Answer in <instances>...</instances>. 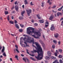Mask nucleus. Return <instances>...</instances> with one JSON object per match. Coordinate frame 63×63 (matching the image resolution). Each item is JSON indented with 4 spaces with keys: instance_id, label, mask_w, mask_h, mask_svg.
<instances>
[{
    "instance_id": "15",
    "label": "nucleus",
    "mask_w": 63,
    "mask_h": 63,
    "mask_svg": "<svg viewBox=\"0 0 63 63\" xmlns=\"http://www.w3.org/2000/svg\"><path fill=\"white\" fill-rule=\"evenodd\" d=\"M53 63H59L58 62V60H55L54 62H53Z\"/></svg>"
},
{
    "instance_id": "10",
    "label": "nucleus",
    "mask_w": 63,
    "mask_h": 63,
    "mask_svg": "<svg viewBox=\"0 0 63 63\" xmlns=\"http://www.w3.org/2000/svg\"><path fill=\"white\" fill-rule=\"evenodd\" d=\"M39 41L40 43L41 44L43 45V46H45L44 44L43 43V42L41 40H39Z\"/></svg>"
},
{
    "instance_id": "23",
    "label": "nucleus",
    "mask_w": 63,
    "mask_h": 63,
    "mask_svg": "<svg viewBox=\"0 0 63 63\" xmlns=\"http://www.w3.org/2000/svg\"><path fill=\"white\" fill-rule=\"evenodd\" d=\"M25 11H24L22 12H21V15H22V16H23V14L25 13Z\"/></svg>"
},
{
    "instance_id": "5",
    "label": "nucleus",
    "mask_w": 63,
    "mask_h": 63,
    "mask_svg": "<svg viewBox=\"0 0 63 63\" xmlns=\"http://www.w3.org/2000/svg\"><path fill=\"white\" fill-rule=\"evenodd\" d=\"M28 43V42H27L26 41H25L24 42V44H26V45H22L21 44V46H22L23 47H26L27 46H28V47H29V45H27V43Z\"/></svg>"
},
{
    "instance_id": "54",
    "label": "nucleus",
    "mask_w": 63,
    "mask_h": 63,
    "mask_svg": "<svg viewBox=\"0 0 63 63\" xmlns=\"http://www.w3.org/2000/svg\"><path fill=\"white\" fill-rule=\"evenodd\" d=\"M1 48H2V47L1 46H0V50H1Z\"/></svg>"
},
{
    "instance_id": "16",
    "label": "nucleus",
    "mask_w": 63,
    "mask_h": 63,
    "mask_svg": "<svg viewBox=\"0 0 63 63\" xmlns=\"http://www.w3.org/2000/svg\"><path fill=\"white\" fill-rule=\"evenodd\" d=\"M52 1V0H48L47 2L49 3V5H51L52 3L51 2H50V1Z\"/></svg>"
},
{
    "instance_id": "14",
    "label": "nucleus",
    "mask_w": 63,
    "mask_h": 63,
    "mask_svg": "<svg viewBox=\"0 0 63 63\" xmlns=\"http://www.w3.org/2000/svg\"><path fill=\"white\" fill-rule=\"evenodd\" d=\"M15 27L16 28H17L18 29H19V25L17 24H15Z\"/></svg>"
},
{
    "instance_id": "25",
    "label": "nucleus",
    "mask_w": 63,
    "mask_h": 63,
    "mask_svg": "<svg viewBox=\"0 0 63 63\" xmlns=\"http://www.w3.org/2000/svg\"><path fill=\"white\" fill-rule=\"evenodd\" d=\"M62 14V13L60 12H58L57 13V15L58 16H59L60 15H61Z\"/></svg>"
},
{
    "instance_id": "48",
    "label": "nucleus",
    "mask_w": 63,
    "mask_h": 63,
    "mask_svg": "<svg viewBox=\"0 0 63 63\" xmlns=\"http://www.w3.org/2000/svg\"><path fill=\"white\" fill-rule=\"evenodd\" d=\"M45 27H47L48 26V25L46 24L45 25Z\"/></svg>"
},
{
    "instance_id": "7",
    "label": "nucleus",
    "mask_w": 63,
    "mask_h": 63,
    "mask_svg": "<svg viewBox=\"0 0 63 63\" xmlns=\"http://www.w3.org/2000/svg\"><path fill=\"white\" fill-rule=\"evenodd\" d=\"M15 47L16 48V51H17L18 53H19V51L18 50V47L17 45H15Z\"/></svg>"
},
{
    "instance_id": "3",
    "label": "nucleus",
    "mask_w": 63,
    "mask_h": 63,
    "mask_svg": "<svg viewBox=\"0 0 63 63\" xmlns=\"http://www.w3.org/2000/svg\"><path fill=\"white\" fill-rule=\"evenodd\" d=\"M23 36H25V38H23V37H21L20 38V41H22V39H23V40L25 41H26L27 42H29L30 43H32V42L33 40V39L32 38L33 40H31V38L29 37V36H27V35H24Z\"/></svg>"
},
{
    "instance_id": "47",
    "label": "nucleus",
    "mask_w": 63,
    "mask_h": 63,
    "mask_svg": "<svg viewBox=\"0 0 63 63\" xmlns=\"http://www.w3.org/2000/svg\"><path fill=\"white\" fill-rule=\"evenodd\" d=\"M15 57L16 58H18V56L17 55H16L15 56Z\"/></svg>"
},
{
    "instance_id": "57",
    "label": "nucleus",
    "mask_w": 63,
    "mask_h": 63,
    "mask_svg": "<svg viewBox=\"0 0 63 63\" xmlns=\"http://www.w3.org/2000/svg\"><path fill=\"white\" fill-rule=\"evenodd\" d=\"M10 60L11 61H12V58H10Z\"/></svg>"
},
{
    "instance_id": "52",
    "label": "nucleus",
    "mask_w": 63,
    "mask_h": 63,
    "mask_svg": "<svg viewBox=\"0 0 63 63\" xmlns=\"http://www.w3.org/2000/svg\"><path fill=\"white\" fill-rule=\"evenodd\" d=\"M17 1H16L15 2V5H16L17 4Z\"/></svg>"
},
{
    "instance_id": "36",
    "label": "nucleus",
    "mask_w": 63,
    "mask_h": 63,
    "mask_svg": "<svg viewBox=\"0 0 63 63\" xmlns=\"http://www.w3.org/2000/svg\"><path fill=\"white\" fill-rule=\"evenodd\" d=\"M7 20H8V21L9 20H10V17H9V16H8V17H7Z\"/></svg>"
},
{
    "instance_id": "61",
    "label": "nucleus",
    "mask_w": 63,
    "mask_h": 63,
    "mask_svg": "<svg viewBox=\"0 0 63 63\" xmlns=\"http://www.w3.org/2000/svg\"><path fill=\"white\" fill-rule=\"evenodd\" d=\"M21 56H22V57H23V56H24V55H23L22 54H21Z\"/></svg>"
},
{
    "instance_id": "22",
    "label": "nucleus",
    "mask_w": 63,
    "mask_h": 63,
    "mask_svg": "<svg viewBox=\"0 0 63 63\" xmlns=\"http://www.w3.org/2000/svg\"><path fill=\"white\" fill-rule=\"evenodd\" d=\"M39 21L40 23H44V20H39Z\"/></svg>"
},
{
    "instance_id": "62",
    "label": "nucleus",
    "mask_w": 63,
    "mask_h": 63,
    "mask_svg": "<svg viewBox=\"0 0 63 63\" xmlns=\"http://www.w3.org/2000/svg\"><path fill=\"white\" fill-rule=\"evenodd\" d=\"M11 18H12V19H13L14 17L13 16H12V17H11Z\"/></svg>"
},
{
    "instance_id": "41",
    "label": "nucleus",
    "mask_w": 63,
    "mask_h": 63,
    "mask_svg": "<svg viewBox=\"0 0 63 63\" xmlns=\"http://www.w3.org/2000/svg\"><path fill=\"white\" fill-rule=\"evenodd\" d=\"M23 41L22 40H20V44L21 45L22 44V43Z\"/></svg>"
},
{
    "instance_id": "33",
    "label": "nucleus",
    "mask_w": 63,
    "mask_h": 63,
    "mask_svg": "<svg viewBox=\"0 0 63 63\" xmlns=\"http://www.w3.org/2000/svg\"><path fill=\"white\" fill-rule=\"evenodd\" d=\"M19 19L20 20H21L23 19V17H20L19 18Z\"/></svg>"
},
{
    "instance_id": "53",
    "label": "nucleus",
    "mask_w": 63,
    "mask_h": 63,
    "mask_svg": "<svg viewBox=\"0 0 63 63\" xmlns=\"http://www.w3.org/2000/svg\"><path fill=\"white\" fill-rule=\"evenodd\" d=\"M63 24V21H62V23H61V25H62Z\"/></svg>"
},
{
    "instance_id": "63",
    "label": "nucleus",
    "mask_w": 63,
    "mask_h": 63,
    "mask_svg": "<svg viewBox=\"0 0 63 63\" xmlns=\"http://www.w3.org/2000/svg\"><path fill=\"white\" fill-rule=\"evenodd\" d=\"M27 61L28 62H29V60L28 59H27Z\"/></svg>"
},
{
    "instance_id": "45",
    "label": "nucleus",
    "mask_w": 63,
    "mask_h": 63,
    "mask_svg": "<svg viewBox=\"0 0 63 63\" xmlns=\"http://www.w3.org/2000/svg\"><path fill=\"white\" fill-rule=\"evenodd\" d=\"M30 4H31V5H33V3H32V2H31Z\"/></svg>"
},
{
    "instance_id": "35",
    "label": "nucleus",
    "mask_w": 63,
    "mask_h": 63,
    "mask_svg": "<svg viewBox=\"0 0 63 63\" xmlns=\"http://www.w3.org/2000/svg\"><path fill=\"white\" fill-rule=\"evenodd\" d=\"M20 26L22 28L24 26V25L22 24H20Z\"/></svg>"
},
{
    "instance_id": "28",
    "label": "nucleus",
    "mask_w": 63,
    "mask_h": 63,
    "mask_svg": "<svg viewBox=\"0 0 63 63\" xmlns=\"http://www.w3.org/2000/svg\"><path fill=\"white\" fill-rule=\"evenodd\" d=\"M42 7H43L44 6V2H43L42 3Z\"/></svg>"
},
{
    "instance_id": "49",
    "label": "nucleus",
    "mask_w": 63,
    "mask_h": 63,
    "mask_svg": "<svg viewBox=\"0 0 63 63\" xmlns=\"http://www.w3.org/2000/svg\"><path fill=\"white\" fill-rule=\"evenodd\" d=\"M34 25L35 26H36L37 25V23H35Z\"/></svg>"
},
{
    "instance_id": "12",
    "label": "nucleus",
    "mask_w": 63,
    "mask_h": 63,
    "mask_svg": "<svg viewBox=\"0 0 63 63\" xmlns=\"http://www.w3.org/2000/svg\"><path fill=\"white\" fill-rule=\"evenodd\" d=\"M63 8V6H62V7H61L60 8H59L58 9V11H61L62 10Z\"/></svg>"
},
{
    "instance_id": "37",
    "label": "nucleus",
    "mask_w": 63,
    "mask_h": 63,
    "mask_svg": "<svg viewBox=\"0 0 63 63\" xmlns=\"http://www.w3.org/2000/svg\"><path fill=\"white\" fill-rule=\"evenodd\" d=\"M55 47V46L54 45H53L52 46V47L53 48H54Z\"/></svg>"
},
{
    "instance_id": "34",
    "label": "nucleus",
    "mask_w": 63,
    "mask_h": 63,
    "mask_svg": "<svg viewBox=\"0 0 63 63\" xmlns=\"http://www.w3.org/2000/svg\"><path fill=\"white\" fill-rule=\"evenodd\" d=\"M3 55L4 56H6V53H3Z\"/></svg>"
},
{
    "instance_id": "2",
    "label": "nucleus",
    "mask_w": 63,
    "mask_h": 63,
    "mask_svg": "<svg viewBox=\"0 0 63 63\" xmlns=\"http://www.w3.org/2000/svg\"><path fill=\"white\" fill-rule=\"evenodd\" d=\"M34 28H33L32 27H29L27 28V33L29 35H32V33H34V34H36L38 36L36 37L34 35H32V36H33L34 38L36 39L39 38V37L41 36V33L40 32H36L34 31Z\"/></svg>"
},
{
    "instance_id": "13",
    "label": "nucleus",
    "mask_w": 63,
    "mask_h": 63,
    "mask_svg": "<svg viewBox=\"0 0 63 63\" xmlns=\"http://www.w3.org/2000/svg\"><path fill=\"white\" fill-rule=\"evenodd\" d=\"M5 47L3 46V49H2V50H1V52L2 53H3L4 52V51L5 50Z\"/></svg>"
},
{
    "instance_id": "9",
    "label": "nucleus",
    "mask_w": 63,
    "mask_h": 63,
    "mask_svg": "<svg viewBox=\"0 0 63 63\" xmlns=\"http://www.w3.org/2000/svg\"><path fill=\"white\" fill-rule=\"evenodd\" d=\"M59 35V34L57 33H56L54 34V37L55 38H57Z\"/></svg>"
},
{
    "instance_id": "32",
    "label": "nucleus",
    "mask_w": 63,
    "mask_h": 63,
    "mask_svg": "<svg viewBox=\"0 0 63 63\" xmlns=\"http://www.w3.org/2000/svg\"><path fill=\"white\" fill-rule=\"evenodd\" d=\"M59 58H62V56L61 55H60L59 56Z\"/></svg>"
},
{
    "instance_id": "30",
    "label": "nucleus",
    "mask_w": 63,
    "mask_h": 63,
    "mask_svg": "<svg viewBox=\"0 0 63 63\" xmlns=\"http://www.w3.org/2000/svg\"><path fill=\"white\" fill-rule=\"evenodd\" d=\"M19 32H21L23 31V30L22 29H19Z\"/></svg>"
},
{
    "instance_id": "42",
    "label": "nucleus",
    "mask_w": 63,
    "mask_h": 63,
    "mask_svg": "<svg viewBox=\"0 0 63 63\" xmlns=\"http://www.w3.org/2000/svg\"><path fill=\"white\" fill-rule=\"evenodd\" d=\"M56 6H53V7H52V8L54 9V8H56Z\"/></svg>"
},
{
    "instance_id": "19",
    "label": "nucleus",
    "mask_w": 63,
    "mask_h": 63,
    "mask_svg": "<svg viewBox=\"0 0 63 63\" xmlns=\"http://www.w3.org/2000/svg\"><path fill=\"white\" fill-rule=\"evenodd\" d=\"M9 22L10 23H11V24H14V22L12 20L10 21H9Z\"/></svg>"
},
{
    "instance_id": "60",
    "label": "nucleus",
    "mask_w": 63,
    "mask_h": 63,
    "mask_svg": "<svg viewBox=\"0 0 63 63\" xmlns=\"http://www.w3.org/2000/svg\"><path fill=\"white\" fill-rule=\"evenodd\" d=\"M32 22L33 23L34 22V20L33 19H32Z\"/></svg>"
},
{
    "instance_id": "6",
    "label": "nucleus",
    "mask_w": 63,
    "mask_h": 63,
    "mask_svg": "<svg viewBox=\"0 0 63 63\" xmlns=\"http://www.w3.org/2000/svg\"><path fill=\"white\" fill-rule=\"evenodd\" d=\"M50 30L51 31H53L55 30V28L54 27V25H52L51 27L50 28Z\"/></svg>"
},
{
    "instance_id": "40",
    "label": "nucleus",
    "mask_w": 63,
    "mask_h": 63,
    "mask_svg": "<svg viewBox=\"0 0 63 63\" xmlns=\"http://www.w3.org/2000/svg\"><path fill=\"white\" fill-rule=\"evenodd\" d=\"M17 23V21L16 20H15V24H17L16 23Z\"/></svg>"
},
{
    "instance_id": "11",
    "label": "nucleus",
    "mask_w": 63,
    "mask_h": 63,
    "mask_svg": "<svg viewBox=\"0 0 63 63\" xmlns=\"http://www.w3.org/2000/svg\"><path fill=\"white\" fill-rule=\"evenodd\" d=\"M53 15H52V16H50L49 18V20H52L53 18Z\"/></svg>"
},
{
    "instance_id": "26",
    "label": "nucleus",
    "mask_w": 63,
    "mask_h": 63,
    "mask_svg": "<svg viewBox=\"0 0 63 63\" xmlns=\"http://www.w3.org/2000/svg\"><path fill=\"white\" fill-rule=\"evenodd\" d=\"M5 14L6 15L7 14H8V12L7 11H5Z\"/></svg>"
},
{
    "instance_id": "64",
    "label": "nucleus",
    "mask_w": 63,
    "mask_h": 63,
    "mask_svg": "<svg viewBox=\"0 0 63 63\" xmlns=\"http://www.w3.org/2000/svg\"><path fill=\"white\" fill-rule=\"evenodd\" d=\"M27 53H28V54H29L30 55V54H29V52H28V50H27Z\"/></svg>"
},
{
    "instance_id": "20",
    "label": "nucleus",
    "mask_w": 63,
    "mask_h": 63,
    "mask_svg": "<svg viewBox=\"0 0 63 63\" xmlns=\"http://www.w3.org/2000/svg\"><path fill=\"white\" fill-rule=\"evenodd\" d=\"M45 58H46V59L48 60V59H50V58L49 57L47 56H46V57H45Z\"/></svg>"
},
{
    "instance_id": "17",
    "label": "nucleus",
    "mask_w": 63,
    "mask_h": 63,
    "mask_svg": "<svg viewBox=\"0 0 63 63\" xmlns=\"http://www.w3.org/2000/svg\"><path fill=\"white\" fill-rule=\"evenodd\" d=\"M27 58H23V60L25 61V63H26V60H27Z\"/></svg>"
},
{
    "instance_id": "51",
    "label": "nucleus",
    "mask_w": 63,
    "mask_h": 63,
    "mask_svg": "<svg viewBox=\"0 0 63 63\" xmlns=\"http://www.w3.org/2000/svg\"><path fill=\"white\" fill-rule=\"evenodd\" d=\"M56 59V58L55 57H54V58H53V59L55 60Z\"/></svg>"
},
{
    "instance_id": "50",
    "label": "nucleus",
    "mask_w": 63,
    "mask_h": 63,
    "mask_svg": "<svg viewBox=\"0 0 63 63\" xmlns=\"http://www.w3.org/2000/svg\"><path fill=\"white\" fill-rule=\"evenodd\" d=\"M14 6H13L12 8H11V10H13V9H14Z\"/></svg>"
},
{
    "instance_id": "21",
    "label": "nucleus",
    "mask_w": 63,
    "mask_h": 63,
    "mask_svg": "<svg viewBox=\"0 0 63 63\" xmlns=\"http://www.w3.org/2000/svg\"><path fill=\"white\" fill-rule=\"evenodd\" d=\"M51 52L50 51H49L47 52V54L48 55L50 56L51 55Z\"/></svg>"
},
{
    "instance_id": "1",
    "label": "nucleus",
    "mask_w": 63,
    "mask_h": 63,
    "mask_svg": "<svg viewBox=\"0 0 63 63\" xmlns=\"http://www.w3.org/2000/svg\"><path fill=\"white\" fill-rule=\"evenodd\" d=\"M33 40L32 42L33 44H35L36 46H37V48H36V47L34 46L33 45V47H34L36 49V50H34H34L33 51H32V53H35L36 52H37L38 54V55L37 57H35V58H36L37 60H41L43 58V51L42 48L41 47V45L39 44L38 42H34V39L33 38Z\"/></svg>"
},
{
    "instance_id": "43",
    "label": "nucleus",
    "mask_w": 63,
    "mask_h": 63,
    "mask_svg": "<svg viewBox=\"0 0 63 63\" xmlns=\"http://www.w3.org/2000/svg\"><path fill=\"white\" fill-rule=\"evenodd\" d=\"M48 21L47 20L46 21L45 24H48Z\"/></svg>"
},
{
    "instance_id": "29",
    "label": "nucleus",
    "mask_w": 63,
    "mask_h": 63,
    "mask_svg": "<svg viewBox=\"0 0 63 63\" xmlns=\"http://www.w3.org/2000/svg\"><path fill=\"white\" fill-rule=\"evenodd\" d=\"M53 42L55 44H57V41H56L55 40H53Z\"/></svg>"
},
{
    "instance_id": "56",
    "label": "nucleus",
    "mask_w": 63,
    "mask_h": 63,
    "mask_svg": "<svg viewBox=\"0 0 63 63\" xmlns=\"http://www.w3.org/2000/svg\"><path fill=\"white\" fill-rule=\"evenodd\" d=\"M22 7L23 8H24V5H22Z\"/></svg>"
},
{
    "instance_id": "38",
    "label": "nucleus",
    "mask_w": 63,
    "mask_h": 63,
    "mask_svg": "<svg viewBox=\"0 0 63 63\" xmlns=\"http://www.w3.org/2000/svg\"><path fill=\"white\" fill-rule=\"evenodd\" d=\"M31 56H34V54H29Z\"/></svg>"
},
{
    "instance_id": "18",
    "label": "nucleus",
    "mask_w": 63,
    "mask_h": 63,
    "mask_svg": "<svg viewBox=\"0 0 63 63\" xmlns=\"http://www.w3.org/2000/svg\"><path fill=\"white\" fill-rule=\"evenodd\" d=\"M58 53V50H56V52L55 53V56H57V53Z\"/></svg>"
},
{
    "instance_id": "27",
    "label": "nucleus",
    "mask_w": 63,
    "mask_h": 63,
    "mask_svg": "<svg viewBox=\"0 0 63 63\" xmlns=\"http://www.w3.org/2000/svg\"><path fill=\"white\" fill-rule=\"evenodd\" d=\"M24 1L25 2V5L28 4V2L27 0H25Z\"/></svg>"
},
{
    "instance_id": "8",
    "label": "nucleus",
    "mask_w": 63,
    "mask_h": 63,
    "mask_svg": "<svg viewBox=\"0 0 63 63\" xmlns=\"http://www.w3.org/2000/svg\"><path fill=\"white\" fill-rule=\"evenodd\" d=\"M18 6L17 5H16L15 6V9L16 10V11H17L18 10Z\"/></svg>"
},
{
    "instance_id": "44",
    "label": "nucleus",
    "mask_w": 63,
    "mask_h": 63,
    "mask_svg": "<svg viewBox=\"0 0 63 63\" xmlns=\"http://www.w3.org/2000/svg\"><path fill=\"white\" fill-rule=\"evenodd\" d=\"M59 51L60 53L62 52V49H59Z\"/></svg>"
},
{
    "instance_id": "46",
    "label": "nucleus",
    "mask_w": 63,
    "mask_h": 63,
    "mask_svg": "<svg viewBox=\"0 0 63 63\" xmlns=\"http://www.w3.org/2000/svg\"><path fill=\"white\" fill-rule=\"evenodd\" d=\"M61 42L60 41H59L58 42V44L59 45H60L61 44Z\"/></svg>"
},
{
    "instance_id": "4",
    "label": "nucleus",
    "mask_w": 63,
    "mask_h": 63,
    "mask_svg": "<svg viewBox=\"0 0 63 63\" xmlns=\"http://www.w3.org/2000/svg\"><path fill=\"white\" fill-rule=\"evenodd\" d=\"M26 11L27 13V14L29 16H30V13H31V9L27 10Z\"/></svg>"
},
{
    "instance_id": "39",
    "label": "nucleus",
    "mask_w": 63,
    "mask_h": 63,
    "mask_svg": "<svg viewBox=\"0 0 63 63\" xmlns=\"http://www.w3.org/2000/svg\"><path fill=\"white\" fill-rule=\"evenodd\" d=\"M59 61L60 63H63V61L62 60H60Z\"/></svg>"
},
{
    "instance_id": "55",
    "label": "nucleus",
    "mask_w": 63,
    "mask_h": 63,
    "mask_svg": "<svg viewBox=\"0 0 63 63\" xmlns=\"http://www.w3.org/2000/svg\"><path fill=\"white\" fill-rule=\"evenodd\" d=\"M62 20H63V17L61 19H60V21Z\"/></svg>"
},
{
    "instance_id": "59",
    "label": "nucleus",
    "mask_w": 63,
    "mask_h": 63,
    "mask_svg": "<svg viewBox=\"0 0 63 63\" xmlns=\"http://www.w3.org/2000/svg\"><path fill=\"white\" fill-rule=\"evenodd\" d=\"M11 35H12V36H14V34H12V33H11Z\"/></svg>"
},
{
    "instance_id": "31",
    "label": "nucleus",
    "mask_w": 63,
    "mask_h": 63,
    "mask_svg": "<svg viewBox=\"0 0 63 63\" xmlns=\"http://www.w3.org/2000/svg\"><path fill=\"white\" fill-rule=\"evenodd\" d=\"M30 58L31 59H32V60L33 61H35V60L34 59V58H32V57H30Z\"/></svg>"
},
{
    "instance_id": "58",
    "label": "nucleus",
    "mask_w": 63,
    "mask_h": 63,
    "mask_svg": "<svg viewBox=\"0 0 63 63\" xmlns=\"http://www.w3.org/2000/svg\"><path fill=\"white\" fill-rule=\"evenodd\" d=\"M2 60L1 59H0V63L1 62Z\"/></svg>"
},
{
    "instance_id": "24",
    "label": "nucleus",
    "mask_w": 63,
    "mask_h": 63,
    "mask_svg": "<svg viewBox=\"0 0 63 63\" xmlns=\"http://www.w3.org/2000/svg\"><path fill=\"white\" fill-rule=\"evenodd\" d=\"M37 16L38 17V19H41V18L40 17V16L39 15H37Z\"/></svg>"
}]
</instances>
